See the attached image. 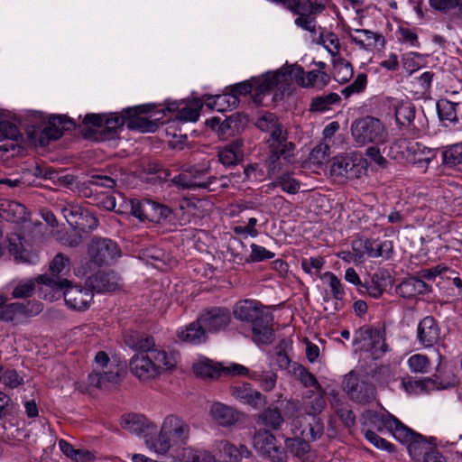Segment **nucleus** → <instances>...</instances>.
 Segmentation results:
<instances>
[{"label": "nucleus", "mask_w": 462, "mask_h": 462, "mask_svg": "<svg viewBox=\"0 0 462 462\" xmlns=\"http://www.w3.org/2000/svg\"><path fill=\"white\" fill-rule=\"evenodd\" d=\"M259 420L262 424L272 430H277L281 428L284 420L278 408H267L260 415Z\"/></svg>", "instance_id": "a18cd8bd"}, {"label": "nucleus", "mask_w": 462, "mask_h": 462, "mask_svg": "<svg viewBox=\"0 0 462 462\" xmlns=\"http://www.w3.org/2000/svg\"><path fill=\"white\" fill-rule=\"evenodd\" d=\"M254 448L271 462H287L288 456L273 434L266 430H259L254 435Z\"/></svg>", "instance_id": "9d476101"}, {"label": "nucleus", "mask_w": 462, "mask_h": 462, "mask_svg": "<svg viewBox=\"0 0 462 462\" xmlns=\"http://www.w3.org/2000/svg\"><path fill=\"white\" fill-rule=\"evenodd\" d=\"M80 216L74 221L76 228L79 231L89 232L97 226L98 220L88 210L84 209Z\"/></svg>", "instance_id": "3c124183"}, {"label": "nucleus", "mask_w": 462, "mask_h": 462, "mask_svg": "<svg viewBox=\"0 0 462 462\" xmlns=\"http://www.w3.org/2000/svg\"><path fill=\"white\" fill-rule=\"evenodd\" d=\"M394 114L398 125H410L415 118V106L409 100L400 101L395 106Z\"/></svg>", "instance_id": "a19ab883"}, {"label": "nucleus", "mask_w": 462, "mask_h": 462, "mask_svg": "<svg viewBox=\"0 0 462 462\" xmlns=\"http://www.w3.org/2000/svg\"><path fill=\"white\" fill-rule=\"evenodd\" d=\"M120 380L121 369L118 365H110L107 371L94 369L88 377L89 385L97 389H107L110 385L118 383Z\"/></svg>", "instance_id": "412c9836"}, {"label": "nucleus", "mask_w": 462, "mask_h": 462, "mask_svg": "<svg viewBox=\"0 0 462 462\" xmlns=\"http://www.w3.org/2000/svg\"><path fill=\"white\" fill-rule=\"evenodd\" d=\"M364 432L365 439L377 448H381L388 452H393L394 450V446L392 443L378 436L372 430H364Z\"/></svg>", "instance_id": "e2e57ef3"}, {"label": "nucleus", "mask_w": 462, "mask_h": 462, "mask_svg": "<svg viewBox=\"0 0 462 462\" xmlns=\"http://www.w3.org/2000/svg\"><path fill=\"white\" fill-rule=\"evenodd\" d=\"M230 392L236 399L254 408L263 406L266 403L265 397L247 383H240L231 386Z\"/></svg>", "instance_id": "aec40b11"}, {"label": "nucleus", "mask_w": 462, "mask_h": 462, "mask_svg": "<svg viewBox=\"0 0 462 462\" xmlns=\"http://www.w3.org/2000/svg\"><path fill=\"white\" fill-rule=\"evenodd\" d=\"M129 367L140 380L147 381L159 375L147 353L134 354L130 360Z\"/></svg>", "instance_id": "6ab92c4d"}, {"label": "nucleus", "mask_w": 462, "mask_h": 462, "mask_svg": "<svg viewBox=\"0 0 462 462\" xmlns=\"http://www.w3.org/2000/svg\"><path fill=\"white\" fill-rule=\"evenodd\" d=\"M417 339L424 347H431L440 339V328L432 316H426L418 324Z\"/></svg>", "instance_id": "a211bd4d"}, {"label": "nucleus", "mask_w": 462, "mask_h": 462, "mask_svg": "<svg viewBox=\"0 0 462 462\" xmlns=\"http://www.w3.org/2000/svg\"><path fill=\"white\" fill-rule=\"evenodd\" d=\"M424 449H426V442L422 437V440L417 448V456H420L424 452V462H446L444 457L437 449L431 448L430 451ZM411 456L416 457L414 454Z\"/></svg>", "instance_id": "69168bd1"}, {"label": "nucleus", "mask_w": 462, "mask_h": 462, "mask_svg": "<svg viewBox=\"0 0 462 462\" xmlns=\"http://www.w3.org/2000/svg\"><path fill=\"white\" fill-rule=\"evenodd\" d=\"M106 115L88 114L85 116L82 124L79 125L80 133L86 138H92L97 134V130L104 125Z\"/></svg>", "instance_id": "c9c22d12"}, {"label": "nucleus", "mask_w": 462, "mask_h": 462, "mask_svg": "<svg viewBox=\"0 0 462 462\" xmlns=\"http://www.w3.org/2000/svg\"><path fill=\"white\" fill-rule=\"evenodd\" d=\"M210 414L221 426H230L238 420V413L233 408L219 402L211 406Z\"/></svg>", "instance_id": "2f4dec72"}, {"label": "nucleus", "mask_w": 462, "mask_h": 462, "mask_svg": "<svg viewBox=\"0 0 462 462\" xmlns=\"http://www.w3.org/2000/svg\"><path fill=\"white\" fill-rule=\"evenodd\" d=\"M215 177H210L206 181H198L193 180L189 174L180 173L171 179V182L178 188L182 189H208L210 184L215 180Z\"/></svg>", "instance_id": "58836bf2"}, {"label": "nucleus", "mask_w": 462, "mask_h": 462, "mask_svg": "<svg viewBox=\"0 0 462 462\" xmlns=\"http://www.w3.org/2000/svg\"><path fill=\"white\" fill-rule=\"evenodd\" d=\"M340 100V97L336 93H330L326 96L316 97L311 100L310 111L325 112L330 109V106Z\"/></svg>", "instance_id": "49530a36"}, {"label": "nucleus", "mask_w": 462, "mask_h": 462, "mask_svg": "<svg viewBox=\"0 0 462 462\" xmlns=\"http://www.w3.org/2000/svg\"><path fill=\"white\" fill-rule=\"evenodd\" d=\"M224 370V367L208 359L199 361L193 365L195 374L205 380L217 379L223 374Z\"/></svg>", "instance_id": "f704fd0d"}, {"label": "nucleus", "mask_w": 462, "mask_h": 462, "mask_svg": "<svg viewBox=\"0 0 462 462\" xmlns=\"http://www.w3.org/2000/svg\"><path fill=\"white\" fill-rule=\"evenodd\" d=\"M0 382L10 388H15L23 383V378L14 369H5L0 365Z\"/></svg>", "instance_id": "864d4df0"}, {"label": "nucleus", "mask_w": 462, "mask_h": 462, "mask_svg": "<svg viewBox=\"0 0 462 462\" xmlns=\"http://www.w3.org/2000/svg\"><path fill=\"white\" fill-rule=\"evenodd\" d=\"M285 448L293 456L300 458L304 457L310 450L309 442L300 438L286 439Z\"/></svg>", "instance_id": "de8ad7c7"}, {"label": "nucleus", "mask_w": 462, "mask_h": 462, "mask_svg": "<svg viewBox=\"0 0 462 462\" xmlns=\"http://www.w3.org/2000/svg\"><path fill=\"white\" fill-rule=\"evenodd\" d=\"M236 319L252 323L253 340L257 344H270L273 339V315L255 300H245L234 307Z\"/></svg>", "instance_id": "f257e3e1"}, {"label": "nucleus", "mask_w": 462, "mask_h": 462, "mask_svg": "<svg viewBox=\"0 0 462 462\" xmlns=\"http://www.w3.org/2000/svg\"><path fill=\"white\" fill-rule=\"evenodd\" d=\"M343 389L352 401L358 403H369L376 395L374 385L354 372L345 376Z\"/></svg>", "instance_id": "1a4fd4ad"}, {"label": "nucleus", "mask_w": 462, "mask_h": 462, "mask_svg": "<svg viewBox=\"0 0 462 462\" xmlns=\"http://www.w3.org/2000/svg\"><path fill=\"white\" fill-rule=\"evenodd\" d=\"M430 290V285L417 277H409L396 287L397 294L404 299H412L417 295L426 294Z\"/></svg>", "instance_id": "b1692460"}, {"label": "nucleus", "mask_w": 462, "mask_h": 462, "mask_svg": "<svg viewBox=\"0 0 462 462\" xmlns=\"http://www.w3.org/2000/svg\"><path fill=\"white\" fill-rule=\"evenodd\" d=\"M38 283H43L57 291H62L67 306L75 310H85L93 300V291L89 287L72 285L67 279H53L42 274L37 278Z\"/></svg>", "instance_id": "20e7f679"}, {"label": "nucleus", "mask_w": 462, "mask_h": 462, "mask_svg": "<svg viewBox=\"0 0 462 462\" xmlns=\"http://www.w3.org/2000/svg\"><path fill=\"white\" fill-rule=\"evenodd\" d=\"M270 187H280L286 193L296 194L300 189V182L293 177L292 171H284L274 178Z\"/></svg>", "instance_id": "4c0bfd02"}, {"label": "nucleus", "mask_w": 462, "mask_h": 462, "mask_svg": "<svg viewBox=\"0 0 462 462\" xmlns=\"http://www.w3.org/2000/svg\"><path fill=\"white\" fill-rule=\"evenodd\" d=\"M145 222L160 223L172 214L171 208L150 199H144Z\"/></svg>", "instance_id": "cd10ccee"}, {"label": "nucleus", "mask_w": 462, "mask_h": 462, "mask_svg": "<svg viewBox=\"0 0 462 462\" xmlns=\"http://www.w3.org/2000/svg\"><path fill=\"white\" fill-rule=\"evenodd\" d=\"M295 144H285L283 149H269V155L265 161V166L269 177H276L282 173L285 163H292L294 158Z\"/></svg>", "instance_id": "4468645a"}, {"label": "nucleus", "mask_w": 462, "mask_h": 462, "mask_svg": "<svg viewBox=\"0 0 462 462\" xmlns=\"http://www.w3.org/2000/svg\"><path fill=\"white\" fill-rule=\"evenodd\" d=\"M121 426L124 430L137 435L152 431L156 426L152 423H147L146 419L139 414H128L122 417Z\"/></svg>", "instance_id": "c85d7f7f"}, {"label": "nucleus", "mask_w": 462, "mask_h": 462, "mask_svg": "<svg viewBox=\"0 0 462 462\" xmlns=\"http://www.w3.org/2000/svg\"><path fill=\"white\" fill-rule=\"evenodd\" d=\"M289 346L290 342L286 339H282L276 346L275 364L281 369H287L291 364V360L286 352Z\"/></svg>", "instance_id": "5fc2aeb1"}, {"label": "nucleus", "mask_w": 462, "mask_h": 462, "mask_svg": "<svg viewBox=\"0 0 462 462\" xmlns=\"http://www.w3.org/2000/svg\"><path fill=\"white\" fill-rule=\"evenodd\" d=\"M245 120V117L240 113H234L224 120L219 117H212L207 120V124L214 131H217L219 136L225 138L238 133L244 127Z\"/></svg>", "instance_id": "f3484780"}, {"label": "nucleus", "mask_w": 462, "mask_h": 462, "mask_svg": "<svg viewBox=\"0 0 462 462\" xmlns=\"http://www.w3.org/2000/svg\"><path fill=\"white\" fill-rule=\"evenodd\" d=\"M442 155L445 164L450 167L462 165V143L449 146Z\"/></svg>", "instance_id": "09e8293b"}, {"label": "nucleus", "mask_w": 462, "mask_h": 462, "mask_svg": "<svg viewBox=\"0 0 462 462\" xmlns=\"http://www.w3.org/2000/svg\"><path fill=\"white\" fill-rule=\"evenodd\" d=\"M178 338L186 343L199 345L208 340V334L199 322V317L189 325L180 328L177 332Z\"/></svg>", "instance_id": "5701e85b"}, {"label": "nucleus", "mask_w": 462, "mask_h": 462, "mask_svg": "<svg viewBox=\"0 0 462 462\" xmlns=\"http://www.w3.org/2000/svg\"><path fill=\"white\" fill-rule=\"evenodd\" d=\"M367 77L365 74H358L356 79L342 90L345 97H349L352 94L362 92L366 86Z\"/></svg>", "instance_id": "0e129e2a"}, {"label": "nucleus", "mask_w": 462, "mask_h": 462, "mask_svg": "<svg viewBox=\"0 0 462 462\" xmlns=\"http://www.w3.org/2000/svg\"><path fill=\"white\" fill-rule=\"evenodd\" d=\"M351 134L359 146L367 143H384L388 137L383 124L378 118L370 116L353 121Z\"/></svg>", "instance_id": "423d86ee"}, {"label": "nucleus", "mask_w": 462, "mask_h": 462, "mask_svg": "<svg viewBox=\"0 0 462 462\" xmlns=\"http://www.w3.org/2000/svg\"><path fill=\"white\" fill-rule=\"evenodd\" d=\"M88 255L96 266L110 265L121 256L118 245L106 237H93L88 245Z\"/></svg>", "instance_id": "6e6552de"}, {"label": "nucleus", "mask_w": 462, "mask_h": 462, "mask_svg": "<svg viewBox=\"0 0 462 462\" xmlns=\"http://www.w3.org/2000/svg\"><path fill=\"white\" fill-rule=\"evenodd\" d=\"M5 303V301L0 306V319L4 321H14L22 317L35 316L42 310V304L38 301Z\"/></svg>", "instance_id": "ddd939ff"}, {"label": "nucleus", "mask_w": 462, "mask_h": 462, "mask_svg": "<svg viewBox=\"0 0 462 462\" xmlns=\"http://www.w3.org/2000/svg\"><path fill=\"white\" fill-rule=\"evenodd\" d=\"M364 248L369 257H383L389 259L392 255L393 245L392 241L380 239H366Z\"/></svg>", "instance_id": "7c9ffc66"}, {"label": "nucleus", "mask_w": 462, "mask_h": 462, "mask_svg": "<svg viewBox=\"0 0 462 462\" xmlns=\"http://www.w3.org/2000/svg\"><path fill=\"white\" fill-rule=\"evenodd\" d=\"M317 393L310 392V394L306 396L303 409L308 415H318L326 407L325 392L323 389L317 390Z\"/></svg>", "instance_id": "e433bc0d"}, {"label": "nucleus", "mask_w": 462, "mask_h": 462, "mask_svg": "<svg viewBox=\"0 0 462 462\" xmlns=\"http://www.w3.org/2000/svg\"><path fill=\"white\" fill-rule=\"evenodd\" d=\"M309 5L306 11H302L300 7H297L291 11L294 14H298L299 16L295 19V24L306 31L315 32V24L314 18L311 16L317 13V10L319 8V5H314L310 0H309Z\"/></svg>", "instance_id": "72a5a7b5"}, {"label": "nucleus", "mask_w": 462, "mask_h": 462, "mask_svg": "<svg viewBox=\"0 0 462 462\" xmlns=\"http://www.w3.org/2000/svg\"><path fill=\"white\" fill-rule=\"evenodd\" d=\"M363 171V166L356 163L350 156L336 157L330 165V175L339 181L343 179H357Z\"/></svg>", "instance_id": "2eb2a0df"}, {"label": "nucleus", "mask_w": 462, "mask_h": 462, "mask_svg": "<svg viewBox=\"0 0 462 462\" xmlns=\"http://www.w3.org/2000/svg\"><path fill=\"white\" fill-rule=\"evenodd\" d=\"M459 103H454L448 99H440L437 103V111L441 121L447 120L450 123H458L457 108Z\"/></svg>", "instance_id": "79ce46f5"}, {"label": "nucleus", "mask_w": 462, "mask_h": 462, "mask_svg": "<svg viewBox=\"0 0 462 462\" xmlns=\"http://www.w3.org/2000/svg\"><path fill=\"white\" fill-rule=\"evenodd\" d=\"M253 89H255L254 78L250 80H245L226 88V90H229L232 95H235L238 98L239 96H246L251 93Z\"/></svg>", "instance_id": "774afa93"}, {"label": "nucleus", "mask_w": 462, "mask_h": 462, "mask_svg": "<svg viewBox=\"0 0 462 462\" xmlns=\"http://www.w3.org/2000/svg\"><path fill=\"white\" fill-rule=\"evenodd\" d=\"M267 140L268 148L272 150L283 149L285 144H294L288 141V133L282 123L270 133Z\"/></svg>", "instance_id": "37998d69"}, {"label": "nucleus", "mask_w": 462, "mask_h": 462, "mask_svg": "<svg viewBox=\"0 0 462 462\" xmlns=\"http://www.w3.org/2000/svg\"><path fill=\"white\" fill-rule=\"evenodd\" d=\"M69 258L62 253L57 254L50 263L49 271L52 276L63 273L65 270H69ZM55 279L54 277H52Z\"/></svg>", "instance_id": "603ef678"}, {"label": "nucleus", "mask_w": 462, "mask_h": 462, "mask_svg": "<svg viewBox=\"0 0 462 462\" xmlns=\"http://www.w3.org/2000/svg\"><path fill=\"white\" fill-rule=\"evenodd\" d=\"M365 342V346L370 352L374 359L380 358L388 351V346L385 343L383 335L380 330L369 327H362L356 334L354 344Z\"/></svg>", "instance_id": "f8f14e48"}, {"label": "nucleus", "mask_w": 462, "mask_h": 462, "mask_svg": "<svg viewBox=\"0 0 462 462\" xmlns=\"http://www.w3.org/2000/svg\"><path fill=\"white\" fill-rule=\"evenodd\" d=\"M255 84L254 99H258L261 96L269 94L274 88L285 82V74L282 70L268 71L259 78H254Z\"/></svg>", "instance_id": "4be33fe9"}, {"label": "nucleus", "mask_w": 462, "mask_h": 462, "mask_svg": "<svg viewBox=\"0 0 462 462\" xmlns=\"http://www.w3.org/2000/svg\"><path fill=\"white\" fill-rule=\"evenodd\" d=\"M240 99L227 90L222 95H217L210 97L208 106L212 109L225 111L226 109L236 108L239 105Z\"/></svg>", "instance_id": "ea45409f"}, {"label": "nucleus", "mask_w": 462, "mask_h": 462, "mask_svg": "<svg viewBox=\"0 0 462 462\" xmlns=\"http://www.w3.org/2000/svg\"><path fill=\"white\" fill-rule=\"evenodd\" d=\"M125 343L130 348L143 354L147 353L152 346H155L152 337L134 331L128 332L125 335Z\"/></svg>", "instance_id": "473e14b6"}, {"label": "nucleus", "mask_w": 462, "mask_h": 462, "mask_svg": "<svg viewBox=\"0 0 462 462\" xmlns=\"http://www.w3.org/2000/svg\"><path fill=\"white\" fill-rule=\"evenodd\" d=\"M281 70L282 71V74H285L284 84H289L290 79H294L301 86L305 85V79L303 77L304 70L300 66L290 65Z\"/></svg>", "instance_id": "338daca9"}, {"label": "nucleus", "mask_w": 462, "mask_h": 462, "mask_svg": "<svg viewBox=\"0 0 462 462\" xmlns=\"http://www.w3.org/2000/svg\"><path fill=\"white\" fill-rule=\"evenodd\" d=\"M181 462H216L215 456L207 450L183 448L179 455Z\"/></svg>", "instance_id": "c03bdc74"}, {"label": "nucleus", "mask_w": 462, "mask_h": 462, "mask_svg": "<svg viewBox=\"0 0 462 462\" xmlns=\"http://www.w3.org/2000/svg\"><path fill=\"white\" fill-rule=\"evenodd\" d=\"M189 426L179 417L170 415L165 418L159 437L152 448L159 454L166 453L171 448V442L184 443L189 438Z\"/></svg>", "instance_id": "0eeeda50"}, {"label": "nucleus", "mask_w": 462, "mask_h": 462, "mask_svg": "<svg viewBox=\"0 0 462 462\" xmlns=\"http://www.w3.org/2000/svg\"><path fill=\"white\" fill-rule=\"evenodd\" d=\"M87 284L92 291H115L122 286V279L114 271H100L89 276Z\"/></svg>", "instance_id": "dca6fc26"}, {"label": "nucleus", "mask_w": 462, "mask_h": 462, "mask_svg": "<svg viewBox=\"0 0 462 462\" xmlns=\"http://www.w3.org/2000/svg\"><path fill=\"white\" fill-rule=\"evenodd\" d=\"M410 369L415 373H427L430 360L427 356L415 354L408 360Z\"/></svg>", "instance_id": "052dcab7"}, {"label": "nucleus", "mask_w": 462, "mask_h": 462, "mask_svg": "<svg viewBox=\"0 0 462 462\" xmlns=\"http://www.w3.org/2000/svg\"><path fill=\"white\" fill-rule=\"evenodd\" d=\"M244 142L236 139L218 151L219 162L226 167L236 165L244 157Z\"/></svg>", "instance_id": "393cba45"}, {"label": "nucleus", "mask_w": 462, "mask_h": 462, "mask_svg": "<svg viewBox=\"0 0 462 462\" xmlns=\"http://www.w3.org/2000/svg\"><path fill=\"white\" fill-rule=\"evenodd\" d=\"M147 354L151 358L152 365H155L159 375L162 371L171 369L175 367L177 364V358L173 353L168 354L165 350L152 346V348L147 351Z\"/></svg>", "instance_id": "c756f323"}, {"label": "nucleus", "mask_w": 462, "mask_h": 462, "mask_svg": "<svg viewBox=\"0 0 462 462\" xmlns=\"http://www.w3.org/2000/svg\"><path fill=\"white\" fill-rule=\"evenodd\" d=\"M35 290V282L32 280L21 281L12 292L13 298L23 299L29 298Z\"/></svg>", "instance_id": "13d9d810"}, {"label": "nucleus", "mask_w": 462, "mask_h": 462, "mask_svg": "<svg viewBox=\"0 0 462 462\" xmlns=\"http://www.w3.org/2000/svg\"><path fill=\"white\" fill-rule=\"evenodd\" d=\"M280 123L281 122L276 115L273 113H265L257 119L255 125L261 131L270 133L278 126Z\"/></svg>", "instance_id": "680f3d73"}, {"label": "nucleus", "mask_w": 462, "mask_h": 462, "mask_svg": "<svg viewBox=\"0 0 462 462\" xmlns=\"http://www.w3.org/2000/svg\"><path fill=\"white\" fill-rule=\"evenodd\" d=\"M354 32L356 35L349 33V39L361 49L369 50L376 48L378 42L382 46L384 44V39L379 33L365 29H355Z\"/></svg>", "instance_id": "a878e982"}, {"label": "nucleus", "mask_w": 462, "mask_h": 462, "mask_svg": "<svg viewBox=\"0 0 462 462\" xmlns=\"http://www.w3.org/2000/svg\"><path fill=\"white\" fill-rule=\"evenodd\" d=\"M22 134L17 125L10 121H0V140L11 139L17 141Z\"/></svg>", "instance_id": "bf43d9fd"}, {"label": "nucleus", "mask_w": 462, "mask_h": 462, "mask_svg": "<svg viewBox=\"0 0 462 462\" xmlns=\"http://www.w3.org/2000/svg\"><path fill=\"white\" fill-rule=\"evenodd\" d=\"M294 374L299 378V380L304 384V386H313L317 390L322 389L321 385L319 383L316 377L311 373H310L304 366L297 365V366L294 368Z\"/></svg>", "instance_id": "6e6d98bb"}, {"label": "nucleus", "mask_w": 462, "mask_h": 462, "mask_svg": "<svg viewBox=\"0 0 462 462\" xmlns=\"http://www.w3.org/2000/svg\"><path fill=\"white\" fill-rule=\"evenodd\" d=\"M198 317L207 333L224 330L231 322V313L226 307L207 308Z\"/></svg>", "instance_id": "9b49d317"}, {"label": "nucleus", "mask_w": 462, "mask_h": 462, "mask_svg": "<svg viewBox=\"0 0 462 462\" xmlns=\"http://www.w3.org/2000/svg\"><path fill=\"white\" fill-rule=\"evenodd\" d=\"M366 420L378 431L383 429L393 433L394 438L402 443H409L408 450L410 455H417V448L422 440V435L416 433L406 427L401 420L391 413L368 411Z\"/></svg>", "instance_id": "7ed1b4c3"}, {"label": "nucleus", "mask_w": 462, "mask_h": 462, "mask_svg": "<svg viewBox=\"0 0 462 462\" xmlns=\"http://www.w3.org/2000/svg\"><path fill=\"white\" fill-rule=\"evenodd\" d=\"M35 124L27 125L26 131L29 139L34 143L46 145L51 140H58L65 131L75 129V122L64 115H53L45 122L42 114L33 116Z\"/></svg>", "instance_id": "f03ea898"}, {"label": "nucleus", "mask_w": 462, "mask_h": 462, "mask_svg": "<svg viewBox=\"0 0 462 462\" xmlns=\"http://www.w3.org/2000/svg\"><path fill=\"white\" fill-rule=\"evenodd\" d=\"M217 449L225 462H240L243 457H248L250 451L245 445L238 448L227 440H221L217 443Z\"/></svg>", "instance_id": "bb28decb"}, {"label": "nucleus", "mask_w": 462, "mask_h": 462, "mask_svg": "<svg viewBox=\"0 0 462 462\" xmlns=\"http://www.w3.org/2000/svg\"><path fill=\"white\" fill-rule=\"evenodd\" d=\"M155 106L145 104L124 109L127 128L141 133H154L163 119L164 110L154 111Z\"/></svg>", "instance_id": "39448f33"}, {"label": "nucleus", "mask_w": 462, "mask_h": 462, "mask_svg": "<svg viewBox=\"0 0 462 462\" xmlns=\"http://www.w3.org/2000/svg\"><path fill=\"white\" fill-rule=\"evenodd\" d=\"M8 250L14 255L15 261L21 263L28 262L26 251L23 248L20 236L9 238Z\"/></svg>", "instance_id": "4d7b16f0"}, {"label": "nucleus", "mask_w": 462, "mask_h": 462, "mask_svg": "<svg viewBox=\"0 0 462 462\" xmlns=\"http://www.w3.org/2000/svg\"><path fill=\"white\" fill-rule=\"evenodd\" d=\"M96 194L93 204L106 210H116V198L107 191L95 189Z\"/></svg>", "instance_id": "8fccbe9b"}]
</instances>
